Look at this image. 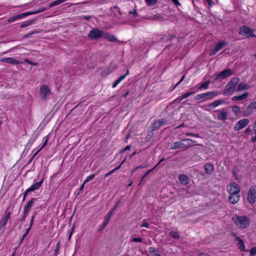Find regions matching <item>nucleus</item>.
Returning a JSON list of instances; mask_svg holds the SVG:
<instances>
[{
    "instance_id": "nucleus-1",
    "label": "nucleus",
    "mask_w": 256,
    "mask_h": 256,
    "mask_svg": "<svg viewBox=\"0 0 256 256\" xmlns=\"http://www.w3.org/2000/svg\"><path fill=\"white\" fill-rule=\"evenodd\" d=\"M232 220L236 226L242 229L248 228L250 223V218L246 216L234 214L232 217Z\"/></svg>"
},
{
    "instance_id": "nucleus-2",
    "label": "nucleus",
    "mask_w": 256,
    "mask_h": 256,
    "mask_svg": "<svg viewBox=\"0 0 256 256\" xmlns=\"http://www.w3.org/2000/svg\"><path fill=\"white\" fill-rule=\"evenodd\" d=\"M46 10V8H39L38 10H35V11L28 12H26L24 13H22V14H18L16 15H14V16L9 18L8 19V22H12L16 20L22 19L27 16L32 15V14H37L43 12L45 11Z\"/></svg>"
},
{
    "instance_id": "nucleus-3",
    "label": "nucleus",
    "mask_w": 256,
    "mask_h": 256,
    "mask_svg": "<svg viewBox=\"0 0 256 256\" xmlns=\"http://www.w3.org/2000/svg\"><path fill=\"white\" fill-rule=\"evenodd\" d=\"M239 82L240 78H233L226 86L223 94L225 95L232 94Z\"/></svg>"
},
{
    "instance_id": "nucleus-4",
    "label": "nucleus",
    "mask_w": 256,
    "mask_h": 256,
    "mask_svg": "<svg viewBox=\"0 0 256 256\" xmlns=\"http://www.w3.org/2000/svg\"><path fill=\"white\" fill-rule=\"evenodd\" d=\"M192 144V140L189 138H184L180 142H174L170 146V149L174 150L176 149L183 148H186Z\"/></svg>"
},
{
    "instance_id": "nucleus-5",
    "label": "nucleus",
    "mask_w": 256,
    "mask_h": 256,
    "mask_svg": "<svg viewBox=\"0 0 256 256\" xmlns=\"http://www.w3.org/2000/svg\"><path fill=\"white\" fill-rule=\"evenodd\" d=\"M218 94L217 91L208 92L196 95L194 99L196 100L206 101L212 99Z\"/></svg>"
},
{
    "instance_id": "nucleus-6",
    "label": "nucleus",
    "mask_w": 256,
    "mask_h": 256,
    "mask_svg": "<svg viewBox=\"0 0 256 256\" xmlns=\"http://www.w3.org/2000/svg\"><path fill=\"white\" fill-rule=\"evenodd\" d=\"M238 34L247 38L256 37V36L254 34L253 29L246 26H242L239 28Z\"/></svg>"
},
{
    "instance_id": "nucleus-7",
    "label": "nucleus",
    "mask_w": 256,
    "mask_h": 256,
    "mask_svg": "<svg viewBox=\"0 0 256 256\" xmlns=\"http://www.w3.org/2000/svg\"><path fill=\"white\" fill-rule=\"evenodd\" d=\"M233 71L230 68H226L220 72L219 74H214V80L220 79L224 80L233 74Z\"/></svg>"
},
{
    "instance_id": "nucleus-8",
    "label": "nucleus",
    "mask_w": 256,
    "mask_h": 256,
    "mask_svg": "<svg viewBox=\"0 0 256 256\" xmlns=\"http://www.w3.org/2000/svg\"><path fill=\"white\" fill-rule=\"evenodd\" d=\"M103 31L96 28H92L88 34V37L90 40H98L100 38H102Z\"/></svg>"
},
{
    "instance_id": "nucleus-9",
    "label": "nucleus",
    "mask_w": 256,
    "mask_h": 256,
    "mask_svg": "<svg viewBox=\"0 0 256 256\" xmlns=\"http://www.w3.org/2000/svg\"><path fill=\"white\" fill-rule=\"evenodd\" d=\"M228 44V42L225 40H220L215 46L214 48L211 50L209 52L210 56L214 55L218 52Z\"/></svg>"
},
{
    "instance_id": "nucleus-10",
    "label": "nucleus",
    "mask_w": 256,
    "mask_h": 256,
    "mask_svg": "<svg viewBox=\"0 0 256 256\" xmlns=\"http://www.w3.org/2000/svg\"><path fill=\"white\" fill-rule=\"evenodd\" d=\"M247 200L250 204H253L256 202V189L252 186L248 192Z\"/></svg>"
},
{
    "instance_id": "nucleus-11",
    "label": "nucleus",
    "mask_w": 256,
    "mask_h": 256,
    "mask_svg": "<svg viewBox=\"0 0 256 256\" xmlns=\"http://www.w3.org/2000/svg\"><path fill=\"white\" fill-rule=\"evenodd\" d=\"M255 110H256V102H252L245 110H242V115L244 116H248L253 113Z\"/></svg>"
},
{
    "instance_id": "nucleus-12",
    "label": "nucleus",
    "mask_w": 256,
    "mask_h": 256,
    "mask_svg": "<svg viewBox=\"0 0 256 256\" xmlns=\"http://www.w3.org/2000/svg\"><path fill=\"white\" fill-rule=\"evenodd\" d=\"M250 123V120L248 118H242L236 122L234 126V130L235 131H239L243 128L246 126Z\"/></svg>"
},
{
    "instance_id": "nucleus-13",
    "label": "nucleus",
    "mask_w": 256,
    "mask_h": 256,
    "mask_svg": "<svg viewBox=\"0 0 256 256\" xmlns=\"http://www.w3.org/2000/svg\"><path fill=\"white\" fill-rule=\"evenodd\" d=\"M40 93L42 100H46L47 96L52 94L50 89L46 84H42L40 86Z\"/></svg>"
},
{
    "instance_id": "nucleus-14",
    "label": "nucleus",
    "mask_w": 256,
    "mask_h": 256,
    "mask_svg": "<svg viewBox=\"0 0 256 256\" xmlns=\"http://www.w3.org/2000/svg\"><path fill=\"white\" fill-rule=\"evenodd\" d=\"M227 190L229 194L240 193V188L238 184L236 182H232L227 186Z\"/></svg>"
},
{
    "instance_id": "nucleus-15",
    "label": "nucleus",
    "mask_w": 256,
    "mask_h": 256,
    "mask_svg": "<svg viewBox=\"0 0 256 256\" xmlns=\"http://www.w3.org/2000/svg\"><path fill=\"white\" fill-rule=\"evenodd\" d=\"M166 124V119L162 118L158 120L154 121L151 126L150 128L152 130L154 131L158 129L162 126Z\"/></svg>"
},
{
    "instance_id": "nucleus-16",
    "label": "nucleus",
    "mask_w": 256,
    "mask_h": 256,
    "mask_svg": "<svg viewBox=\"0 0 256 256\" xmlns=\"http://www.w3.org/2000/svg\"><path fill=\"white\" fill-rule=\"evenodd\" d=\"M0 62L14 65L23 64L22 62L19 61L12 57L2 58L0 59Z\"/></svg>"
},
{
    "instance_id": "nucleus-17",
    "label": "nucleus",
    "mask_w": 256,
    "mask_h": 256,
    "mask_svg": "<svg viewBox=\"0 0 256 256\" xmlns=\"http://www.w3.org/2000/svg\"><path fill=\"white\" fill-rule=\"evenodd\" d=\"M204 168L206 174L209 176L212 174L214 170V165L209 162L206 164Z\"/></svg>"
},
{
    "instance_id": "nucleus-18",
    "label": "nucleus",
    "mask_w": 256,
    "mask_h": 256,
    "mask_svg": "<svg viewBox=\"0 0 256 256\" xmlns=\"http://www.w3.org/2000/svg\"><path fill=\"white\" fill-rule=\"evenodd\" d=\"M240 198V193L230 194V196H228V201L232 204H235L239 201Z\"/></svg>"
},
{
    "instance_id": "nucleus-19",
    "label": "nucleus",
    "mask_w": 256,
    "mask_h": 256,
    "mask_svg": "<svg viewBox=\"0 0 256 256\" xmlns=\"http://www.w3.org/2000/svg\"><path fill=\"white\" fill-rule=\"evenodd\" d=\"M102 38L112 42H116L118 41V39L114 34H112L108 32H104L103 34Z\"/></svg>"
},
{
    "instance_id": "nucleus-20",
    "label": "nucleus",
    "mask_w": 256,
    "mask_h": 256,
    "mask_svg": "<svg viewBox=\"0 0 256 256\" xmlns=\"http://www.w3.org/2000/svg\"><path fill=\"white\" fill-rule=\"evenodd\" d=\"M232 236L236 237V238L237 240H238V242L237 244L238 246V248L242 252H244L245 250V246L244 244V242L240 238V237L236 236V234L234 233L232 234Z\"/></svg>"
},
{
    "instance_id": "nucleus-21",
    "label": "nucleus",
    "mask_w": 256,
    "mask_h": 256,
    "mask_svg": "<svg viewBox=\"0 0 256 256\" xmlns=\"http://www.w3.org/2000/svg\"><path fill=\"white\" fill-rule=\"evenodd\" d=\"M248 96V92H246L244 93L243 94H242V95L234 96L233 97H232V100L234 102H236L238 100H244L247 98Z\"/></svg>"
},
{
    "instance_id": "nucleus-22",
    "label": "nucleus",
    "mask_w": 256,
    "mask_h": 256,
    "mask_svg": "<svg viewBox=\"0 0 256 256\" xmlns=\"http://www.w3.org/2000/svg\"><path fill=\"white\" fill-rule=\"evenodd\" d=\"M218 119L221 120L225 121L228 118V112L226 109H222L221 112L218 115Z\"/></svg>"
},
{
    "instance_id": "nucleus-23",
    "label": "nucleus",
    "mask_w": 256,
    "mask_h": 256,
    "mask_svg": "<svg viewBox=\"0 0 256 256\" xmlns=\"http://www.w3.org/2000/svg\"><path fill=\"white\" fill-rule=\"evenodd\" d=\"M178 178L180 182L182 184H186L189 182V178L186 174H180Z\"/></svg>"
},
{
    "instance_id": "nucleus-24",
    "label": "nucleus",
    "mask_w": 256,
    "mask_h": 256,
    "mask_svg": "<svg viewBox=\"0 0 256 256\" xmlns=\"http://www.w3.org/2000/svg\"><path fill=\"white\" fill-rule=\"evenodd\" d=\"M43 182L44 179H42L40 182L34 183L30 187V190H32V191L33 192L34 190H38L41 187Z\"/></svg>"
},
{
    "instance_id": "nucleus-25",
    "label": "nucleus",
    "mask_w": 256,
    "mask_h": 256,
    "mask_svg": "<svg viewBox=\"0 0 256 256\" xmlns=\"http://www.w3.org/2000/svg\"><path fill=\"white\" fill-rule=\"evenodd\" d=\"M224 104V100L222 99L216 100L210 104V106L215 108L218 106Z\"/></svg>"
},
{
    "instance_id": "nucleus-26",
    "label": "nucleus",
    "mask_w": 256,
    "mask_h": 256,
    "mask_svg": "<svg viewBox=\"0 0 256 256\" xmlns=\"http://www.w3.org/2000/svg\"><path fill=\"white\" fill-rule=\"evenodd\" d=\"M148 252L150 256H162L158 251L153 247L148 248Z\"/></svg>"
},
{
    "instance_id": "nucleus-27",
    "label": "nucleus",
    "mask_w": 256,
    "mask_h": 256,
    "mask_svg": "<svg viewBox=\"0 0 256 256\" xmlns=\"http://www.w3.org/2000/svg\"><path fill=\"white\" fill-rule=\"evenodd\" d=\"M10 214L11 212H8L7 214L4 216V220L1 224V227H4L6 226L8 220L10 218Z\"/></svg>"
},
{
    "instance_id": "nucleus-28",
    "label": "nucleus",
    "mask_w": 256,
    "mask_h": 256,
    "mask_svg": "<svg viewBox=\"0 0 256 256\" xmlns=\"http://www.w3.org/2000/svg\"><path fill=\"white\" fill-rule=\"evenodd\" d=\"M124 162V160H123L121 164L118 166H116V168H114V169L110 170L109 172L106 173L104 176V178H107L108 176H109L110 175H111L114 172H115L116 170H118V169L120 168V166H122V164Z\"/></svg>"
},
{
    "instance_id": "nucleus-29",
    "label": "nucleus",
    "mask_w": 256,
    "mask_h": 256,
    "mask_svg": "<svg viewBox=\"0 0 256 256\" xmlns=\"http://www.w3.org/2000/svg\"><path fill=\"white\" fill-rule=\"evenodd\" d=\"M248 86L247 84L244 82H240L238 84L237 91H240L244 90H248Z\"/></svg>"
},
{
    "instance_id": "nucleus-30",
    "label": "nucleus",
    "mask_w": 256,
    "mask_h": 256,
    "mask_svg": "<svg viewBox=\"0 0 256 256\" xmlns=\"http://www.w3.org/2000/svg\"><path fill=\"white\" fill-rule=\"evenodd\" d=\"M34 23V20H26L24 22H23L20 25V28H24L27 26H28Z\"/></svg>"
},
{
    "instance_id": "nucleus-31",
    "label": "nucleus",
    "mask_w": 256,
    "mask_h": 256,
    "mask_svg": "<svg viewBox=\"0 0 256 256\" xmlns=\"http://www.w3.org/2000/svg\"><path fill=\"white\" fill-rule=\"evenodd\" d=\"M210 83V82L209 80L204 82L200 84L198 89L199 90H206L209 87V84Z\"/></svg>"
},
{
    "instance_id": "nucleus-32",
    "label": "nucleus",
    "mask_w": 256,
    "mask_h": 256,
    "mask_svg": "<svg viewBox=\"0 0 256 256\" xmlns=\"http://www.w3.org/2000/svg\"><path fill=\"white\" fill-rule=\"evenodd\" d=\"M174 38H176V37L173 35L164 36L161 38V41L162 42H168Z\"/></svg>"
},
{
    "instance_id": "nucleus-33",
    "label": "nucleus",
    "mask_w": 256,
    "mask_h": 256,
    "mask_svg": "<svg viewBox=\"0 0 256 256\" xmlns=\"http://www.w3.org/2000/svg\"><path fill=\"white\" fill-rule=\"evenodd\" d=\"M36 200V198H32L28 202V204L24 206V207L30 210Z\"/></svg>"
},
{
    "instance_id": "nucleus-34",
    "label": "nucleus",
    "mask_w": 256,
    "mask_h": 256,
    "mask_svg": "<svg viewBox=\"0 0 256 256\" xmlns=\"http://www.w3.org/2000/svg\"><path fill=\"white\" fill-rule=\"evenodd\" d=\"M170 236L174 238L178 239L180 238V236L178 232L175 231H172L169 233Z\"/></svg>"
},
{
    "instance_id": "nucleus-35",
    "label": "nucleus",
    "mask_w": 256,
    "mask_h": 256,
    "mask_svg": "<svg viewBox=\"0 0 256 256\" xmlns=\"http://www.w3.org/2000/svg\"><path fill=\"white\" fill-rule=\"evenodd\" d=\"M148 167V164H146V165H139L138 166H136V167H135L132 170L131 174H132L136 172V170L138 169L146 168Z\"/></svg>"
},
{
    "instance_id": "nucleus-36",
    "label": "nucleus",
    "mask_w": 256,
    "mask_h": 256,
    "mask_svg": "<svg viewBox=\"0 0 256 256\" xmlns=\"http://www.w3.org/2000/svg\"><path fill=\"white\" fill-rule=\"evenodd\" d=\"M110 216H107L105 218L103 222V223H102V229L106 227L108 224L110 222Z\"/></svg>"
},
{
    "instance_id": "nucleus-37",
    "label": "nucleus",
    "mask_w": 256,
    "mask_h": 256,
    "mask_svg": "<svg viewBox=\"0 0 256 256\" xmlns=\"http://www.w3.org/2000/svg\"><path fill=\"white\" fill-rule=\"evenodd\" d=\"M192 94V92L186 93V94H184V95L178 98V100L179 101H181L182 100L188 98Z\"/></svg>"
},
{
    "instance_id": "nucleus-38",
    "label": "nucleus",
    "mask_w": 256,
    "mask_h": 256,
    "mask_svg": "<svg viewBox=\"0 0 256 256\" xmlns=\"http://www.w3.org/2000/svg\"><path fill=\"white\" fill-rule=\"evenodd\" d=\"M240 108L238 106H232V112L235 114H238L240 112Z\"/></svg>"
},
{
    "instance_id": "nucleus-39",
    "label": "nucleus",
    "mask_w": 256,
    "mask_h": 256,
    "mask_svg": "<svg viewBox=\"0 0 256 256\" xmlns=\"http://www.w3.org/2000/svg\"><path fill=\"white\" fill-rule=\"evenodd\" d=\"M60 242H58L56 244V248L54 250V256H58V252L60 251Z\"/></svg>"
},
{
    "instance_id": "nucleus-40",
    "label": "nucleus",
    "mask_w": 256,
    "mask_h": 256,
    "mask_svg": "<svg viewBox=\"0 0 256 256\" xmlns=\"http://www.w3.org/2000/svg\"><path fill=\"white\" fill-rule=\"evenodd\" d=\"M164 158H162L161 159L160 162H158V164L155 166L151 170H148L146 172L144 173V174H146V175L147 176L151 172H152L156 168V166L161 162H162L163 160H164Z\"/></svg>"
},
{
    "instance_id": "nucleus-41",
    "label": "nucleus",
    "mask_w": 256,
    "mask_h": 256,
    "mask_svg": "<svg viewBox=\"0 0 256 256\" xmlns=\"http://www.w3.org/2000/svg\"><path fill=\"white\" fill-rule=\"evenodd\" d=\"M96 175V174H92L88 176H87L84 181V184L92 180L94 178Z\"/></svg>"
},
{
    "instance_id": "nucleus-42",
    "label": "nucleus",
    "mask_w": 256,
    "mask_h": 256,
    "mask_svg": "<svg viewBox=\"0 0 256 256\" xmlns=\"http://www.w3.org/2000/svg\"><path fill=\"white\" fill-rule=\"evenodd\" d=\"M48 136H45L43 139H42V140H43V144L42 146L40 148V149H42L46 144H47V143H48Z\"/></svg>"
},
{
    "instance_id": "nucleus-43",
    "label": "nucleus",
    "mask_w": 256,
    "mask_h": 256,
    "mask_svg": "<svg viewBox=\"0 0 256 256\" xmlns=\"http://www.w3.org/2000/svg\"><path fill=\"white\" fill-rule=\"evenodd\" d=\"M149 6H152L157 3V0H145Z\"/></svg>"
},
{
    "instance_id": "nucleus-44",
    "label": "nucleus",
    "mask_w": 256,
    "mask_h": 256,
    "mask_svg": "<svg viewBox=\"0 0 256 256\" xmlns=\"http://www.w3.org/2000/svg\"><path fill=\"white\" fill-rule=\"evenodd\" d=\"M140 227H145L146 228H150V225L148 222H146V220H142V224L140 226Z\"/></svg>"
},
{
    "instance_id": "nucleus-45",
    "label": "nucleus",
    "mask_w": 256,
    "mask_h": 256,
    "mask_svg": "<svg viewBox=\"0 0 256 256\" xmlns=\"http://www.w3.org/2000/svg\"><path fill=\"white\" fill-rule=\"evenodd\" d=\"M24 61L25 62H26L30 64H31L32 66H38V64L37 63H36V62H34L32 61H30V60H29L28 59V58H25L24 59Z\"/></svg>"
},
{
    "instance_id": "nucleus-46",
    "label": "nucleus",
    "mask_w": 256,
    "mask_h": 256,
    "mask_svg": "<svg viewBox=\"0 0 256 256\" xmlns=\"http://www.w3.org/2000/svg\"><path fill=\"white\" fill-rule=\"evenodd\" d=\"M128 74H129V70H127L126 73L120 76L119 78L118 79L121 82V81H122L123 80H124L126 78V76Z\"/></svg>"
},
{
    "instance_id": "nucleus-47",
    "label": "nucleus",
    "mask_w": 256,
    "mask_h": 256,
    "mask_svg": "<svg viewBox=\"0 0 256 256\" xmlns=\"http://www.w3.org/2000/svg\"><path fill=\"white\" fill-rule=\"evenodd\" d=\"M256 254V246L253 247L250 250V256Z\"/></svg>"
},
{
    "instance_id": "nucleus-48",
    "label": "nucleus",
    "mask_w": 256,
    "mask_h": 256,
    "mask_svg": "<svg viewBox=\"0 0 256 256\" xmlns=\"http://www.w3.org/2000/svg\"><path fill=\"white\" fill-rule=\"evenodd\" d=\"M132 242H142V240L141 238H134L132 240Z\"/></svg>"
},
{
    "instance_id": "nucleus-49",
    "label": "nucleus",
    "mask_w": 256,
    "mask_h": 256,
    "mask_svg": "<svg viewBox=\"0 0 256 256\" xmlns=\"http://www.w3.org/2000/svg\"><path fill=\"white\" fill-rule=\"evenodd\" d=\"M184 75H183L182 76V77L181 78L180 80L176 84V85L172 88V90H174L176 88V86H177L178 84H179L184 80Z\"/></svg>"
},
{
    "instance_id": "nucleus-50",
    "label": "nucleus",
    "mask_w": 256,
    "mask_h": 256,
    "mask_svg": "<svg viewBox=\"0 0 256 256\" xmlns=\"http://www.w3.org/2000/svg\"><path fill=\"white\" fill-rule=\"evenodd\" d=\"M129 14H133L134 18H136L138 16V13L135 10H132L130 11Z\"/></svg>"
},
{
    "instance_id": "nucleus-51",
    "label": "nucleus",
    "mask_w": 256,
    "mask_h": 256,
    "mask_svg": "<svg viewBox=\"0 0 256 256\" xmlns=\"http://www.w3.org/2000/svg\"><path fill=\"white\" fill-rule=\"evenodd\" d=\"M36 213H34L33 215L32 216L31 218L30 224V227H32L34 221V216H36Z\"/></svg>"
},
{
    "instance_id": "nucleus-52",
    "label": "nucleus",
    "mask_w": 256,
    "mask_h": 256,
    "mask_svg": "<svg viewBox=\"0 0 256 256\" xmlns=\"http://www.w3.org/2000/svg\"><path fill=\"white\" fill-rule=\"evenodd\" d=\"M120 82L118 79H117L112 84V88H115L117 86V85Z\"/></svg>"
},
{
    "instance_id": "nucleus-53",
    "label": "nucleus",
    "mask_w": 256,
    "mask_h": 256,
    "mask_svg": "<svg viewBox=\"0 0 256 256\" xmlns=\"http://www.w3.org/2000/svg\"><path fill=\"white\" fill-rule=\"evenodd\" d=\"M130 148H131L130 145H128V146H126L124 149H123L122 150H121V152H124L126 150H130Z\"/></svg>"
},
{
    "instance_id": "nucleus-54",
    "label": "nucleus",
    "mask_w": 256,
    "mask_h": 256,
    "mask_svg": "<svg viewBox=\"0 0 256 256\" xmlns=\"http://www.w3.org/2000/svg\"><path fill=\"white\" fill-rule=\"evenodd\" d=\"M210 7H212L214 5V2L212 0H206Z\"/></svg>"
},
{
    "instance_id": "nucleus-55",
    "label": "nucleus",
    "mask_w": 256,
    "mask_h": 256,
    "mask_svg": "<svg viewBox=\"0 0 256 256\" xmlns=\"http://www.w3.org/2000/svg\"><path fill=\"white\" fill-rule=\"evenodd\" d=\"M30 211V210L28 208H24V210L23 212V215L26 216L28 214V212Z\"/></svg>"
},
{
    "instance_id": "nucleus-56",
    "label": "nucleus",
    "mask_w": 256,
    "mask_h": 256,
    "mask_svg": "<svg viewBox=\"0 0 256 256\" xmlns=\"http://www.w3.org/2000/svg\"><path fill=\"white\" fill-rule=\"evenodd\" d=\"M82 18L84 20H88L91 18V16H83Z\"/></svg>"
},
{
    "instance_id": "nucleus-57",
    "label": "nucleus",
    "mask_w": 256,
    "mask_h": 256,
    "mask_svg": "<svg viewBox=\"0 0 256 256\" xmlns=\"http://www.w3.org/2000/svg\"><path fill=\"white\" fill-rule=\"evenodd\" d=\"M30 192H32V190H30V188H28L26 191L23 194V195H24V196H26V195L28 194Z\"/></svg>"
},
{
    "instance_id": "nucleus-58",
    "label": "nucleus",
    "mask_w": 256,
    "mask_h": 256,
    "mask_svg": "<svg viewBox=\"0 0 256 256\" xmlns=\"http://www.w3.org/2000/svg\"><path fill=\"white\" fill-rule=\"evenodd\" d=\"M42 150V149H40V148L38 150H37L34 154L33 155V156H32V159H34V157L38 154Z\"/></svg>"
},
{
    "instance_id": "nucleus-59",
    "label": "nucleus",
    "mask_w": 256,
    "mask_h": 256,
    "mask_svg": "<svg viewBox=\"0 0 256 256\" xmlns=\"http://www.w3.org/2000/svg\"><path fill=\"white\" fill-rule=\"evenodd\" d=\"M27 235H28V234H26V233H24L23 234L22 238L20 239V242H22L24 240L25 238L27 236Z\"/></svg>"
},
{
    "instance_id": "nucleus-60",
    "label": "nucleus",
    "mask_w": 256,
    "mask_h": 256,
    "mask_svg": "<svg viewBox=\"0 0 256 256\" xmlns=\"http://www.w3.org/2000/svg\"><path fill=\"white\" fill-rule=\"evenodd\" d=\"M34 34V32H32V33H30V34H27L26 35L24 36V38H30V36L33 34Z\"/></svg>"
},
{
    "instance_id": "nucleus-61",
    "label": "nucleus",
    "mask_w": 256,
    "mask_h": 256,
    "mask_svg": "<svg viewBox=\"0 0 256 256\" xmlns=\"http://www.w3.org/2000/svg\"><path fill=\"white\" fill-rule=\"evenodd\" d=\"M129 93H130V91L128 90H127L126 92L124 94H123L122 96L124 98L126 97L128 95Z\"/></svg>"
},
{
    "instance_id": "nucleus-62",
    "label": "nucleus",
    "mask_w": 256,
    "mask_h": 256,
    "mask_svg": "<svg viewBox=\"0 0 256 256\" xmlns=\"http://www.w3.org/2000/svg\"><path fill=\"white\" fill-rule=\"evenodd\" d=\"M250 132H251V130H250V126H249V127H248V128H246L245 130V132H245L246 134H248V133Z\"/></svg>"
},
{
    "instance_id": "nucleus-63",
    "label": "nucleus",
    "mask_w": 256,
    "mask_h": 256,
    "mask_svg": "<svg viewBox=\"0 0 256 256\" xmlns=\"http://www.w3.org/2000/svg\"><path fill=\"white\" fill-rule=\"evenodd\" d=\"M251 140L252 142H256V135L252 138Z\"/></svg>"
},
{
    "instance_id": "nucleus-64",
    "label": "nucleus",
    "mask_w": 256,
    "mask_h": 256,
    "mask_svg": "<svg viewBox=\"0 0 256 256\" xmlns=\"http://www.w3.org/2000/svg\"><path fill=\"white\" fill-rule=\"evenodd\" d=\"M200 256H210L209 254H208L201 252L200 254Z\"/></svg>"
}]
</instances>
